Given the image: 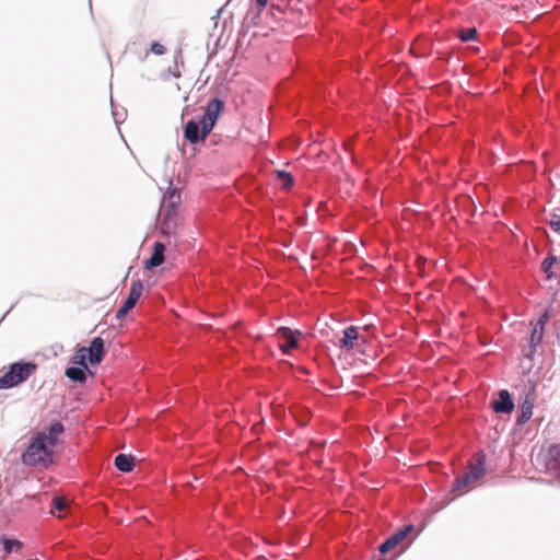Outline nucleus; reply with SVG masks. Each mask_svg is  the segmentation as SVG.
<instances>
[{"instance_id": "c85d7f7f", "label": "nucleus", "mask_w": 560, "mask_h": 560, "mask_svg": "<svg viewBox=\"0 0 560 560\" xmlns=\"http://www.w3.org/2000/svg\"><path fill=\"white\" fill-rule=\"evenodd\" d=\"M151 52L154 55L161 56L165 52V47L160 43H153L150 48Z\"/></svg>"}, {"instance_id": "c756f323", "label": "nucleus", "mask_w": 560, "mask_h": 560, "mask_svg": "<svg viewBox=\"0 0 560 560\" xmlns=\"http://www.w3.org/2000/svg\"><path fill=\"white\" fill-rule=\"evenodd\" d=\"M341 354H342V352L338 353V359H341ZM343 354H345V360L348 361L349 359L353 358L354 352L347 351V352H343Z\"/></svg>"}, {"instance_id": "ddd939ff", "label": "nucleus", "mask_w": 560, "mask_h": 560, "mask_svg": "<svg viewBox=\"0 0 560 560\" xmlns=\"http://www.w3.org/2000/svg\"><path fill=\"white\" fill-rule=\"evenodd\" d=\"M161 232L166 235L174 233L178 224V211L174 209L161 210Z\"/></svg>"}, {"instance_id": "6ab92c4d", "label": "nucleus", "mask_w": 560, "mask_h": 560, "mask_svg": "<svg viewBox=\"0 0 560 560\" xmlns=\"http://www.w3.org/2000/svg\"><path fill=\"white\" fill-rule=\"evenodd\" d=\"M63 429V424L60 421H52L47 428V433L44 432V439H47V443H52L54 447L58 443Z\"/></svg>"}, {"instance_id": "a878e982", "label": "nucleus", "mask_w": 560, "mask_h": 560, "mask_svg": "<svg viewBox=\"0 0 560 560\" xmlns=\"http://www.w3.org/2000/svg\"><path fill=\"white\" fill-rule=\"evenodd\" d=\"M77 350H104V340L101 337H95L89 347L82 346Z\"/></svg>"}, {"instance_id": "aec40b11", "label": "nucleus", "mask_w": 560, "mask_h": 560, "mask_svg": "<svg viewBox=\"0 0 560 560\" xmlns=\"http://www.w3.org/2000/svg\"><path fill=\"white\" fill-rule=\"evenodd\" d=\"M549 469L560 476V443L550 446L549 451Z\"/></svg>"}, {"instance_id": "72a5a7b5", "label": "nucleus", "mask_w": 560, "mask_h": 560, "mask_svg": "<svg viewBox=\"0 0 560 560\" xmlns=\"http://www.w3.org/2000/svg\"><path fill=\"white\" fill-rule=\"evenodd\" d=\"M371 353H372V354H370V358H373V354H375L376 352H375V351H372Z\"/></svg>"}, {"instance_id": "6e6552de", "label": "nucleus", "mask_w": 560, "mask_h": 560, "mask_svg": "<svg viewBox=\"0 0 560 560\" xmlns=\"http://www.w3.org/2000/svg\"><path fill=\"white\" fill-rule=\"evenodd\" d=\"M277 338L280 341V350H289L301 346L300 339L302 338V334L300 331H293L288 327H281L277 330Z\"/></svg>"}, {"instance_id": "0eeeda50", "label": "nucleus", "mask_w": 560, "mask_h": 560, "mask_svg": "<svg viewBox=\"0 0 560 560\" xmlns=\"http://www.w3.org/2000/svg\"><path fill=\"white\" fill-rule=\"evenodd\" d=\"M143 291V283L141 280H135L131 283V288L128 298L124 304L118 308L116 317L122 318L138 302Z\"/></svg>"}, {"instance_id": "f704fd0d", "label": "nucleus", "mask_w": 560, "mask_h": 560, "mask_svg": "<svg viewBox=\"0 0 560 560\" xmlns=\"http://www.w3.org/2000/svg\"><path fill=\"white\" fill-rule=\"evenodd\" d=\"M371 353H372V354H370V358H373V354H375L376 352H375V351H372Z\"/></svg>"}, {"instance_id": "bb28decb", "label": "nucleus", "mask_w": 560, "mask_h": 560, "mask_svg": "<svg viewBox=\"0 0 560 560\" xmlns=\"http://www.w3.org/2000/svg\"><path fill=\"white\" fill-rule=\"evenodd\" d=\"M556 257L551 256V257H547L542 264H541V269L544 270V272L547 273V277L548 278H551V273H549L551 267L555 265L556 262Z\"/></svg>"}, {"instance_id": "dca6fc26", "label": "nucleus", "mask_w": 560, "mask_h": 560, "mask_svg": "<svg viewBox=\"0 0 560 560\" xmlns=\"http://www.w3.org/2000/svg\"><path fill=\"white\" fill-rule=\"evenodd\" d=\"M22 547L23 542L21 540L8 537L7 535L0 536V551L2 550L4 555L19 552ZM0 560H3V557L0 556Z\"/></svg>"}, {"instance_id": "393cba45", "label": "nucleus", "mask_w": 560, "mask_h": 560, "mask_svg": "<svg viewBox=\"0 0 560 560\" xmlns=\"http://www.w3.org/2000/svg\"><path fill=\"white\" fill-rule=\"evenodd\" d=\"M477 36V30L475 27L462 28L458 32V37L462 42H469L475 39Z\"/></svg>"}, {"instance_id": "423d86ee", "label": "nucleus", "mask_w": 560, "mask_h": 560, "mask_svg": "<svg viewBox=\"0 0 560 560\" xmlns=\"http://www.w3.org/2000/svg\"><path fill=\"white\" fill-rule=\"evenodd\" d=\"M415 530V525L409 523L401 528L397 529L394 534L387 537L380 546L378 551L382 555H385L397 547L400 542H402L412 532Z\"/></svg>"}, {"instance_id": "cd10ccee", "label": "nucleus", "mask_w": 560, "mask_h": 560, "mask_svg": "<svg viewBox=\"0 0 560 560\" xmlns=\"http://www.w3.org/2000/svg\"><path fill=\"white\" fill-rule=\"evenodd\" d=\"M549 225L555 232L560 233V215L552 214L549 221Z\"/></svg>"}, {"instance_id": "f03ea898", "label": "nucleus", "mask_w": 560, "mask_h": 560, "mask_svg": "<svg viewBox=\"0 0 560 560\" xmlns=\"http://www.w3.org/2000/svg\"><path fill=\"white\" fill-rule=\"evenodd\" d=\"M33 361H15L9 364L7 371L0 376V389H10L26 382L37 370Z\"/></svg>"}, {"instance_id": "7c9ffc66", "label": "nucleus", "mask_w": 560, "mask_h": 560, "mask_svg": "<svg viewBox=\"0 0 560 560\" xmlns=\"http://www.w3.org/2000/svg\"><path fill=\"white\" fill-rule=\"evenodd\" d=\"M269 0H256L257 4L259 5V10L261 11L266 4L268 3Z\"/></svg>"}, {"instance_id": "4468645a", "label": "nucleus", "mask_w": 560, "mask_h": 560, "mask_svg": "<svg viewBox=\"0 0 560 560\" xmlns=\"http://www.w3.org/2000/svg\"><path fill=\"white\" fill-rule=\"evenodd\" d=\"M114 466L120 472H130L136 466V457L131 454L118 453L114 458Z\"/></svg>"}, {"instance_id": "9d476101", "label": "nucleus", "mask_w": 560, "mask_h": 560, "mask_svg": "<svg viewBox=\"0 0 560 560\" xmlns=\"http://www.w3.org/2000/svg\"><path fill=\"white\" fill-rule=\"evenodd\" d=\"M492 409L497 413H511L514 410L515 404L512 395L508 389H501L498 397L491 402Z\"/></svg>"}, {"instance_id": "20e7f679", "label": "nucleus", "mask_w": 560, "mask_h": 560, "mask_svg": "<svg viewBox=\"0 0 560 560\" xmlns=\"http://www.w3.org/2000/svg\"><path fill=\"white\" fill-rule=\"evenodd\" d=\"M94 375L95 372L84 362L83 352H74L69 359V365L65 370V376L73 383L84 384L88 376L93 377Z\"/></svg>"}, {"instance_id": "9b49d317", "label": "nucleus", "mask_w": 560, "mask_h": 560, "mask_svg": "<svg viewBox=\"0 0 560 560\" xmlns=\"http://www.w3.org/2000/svg\"><path fill=\"white\" fill-rule=\"evenodd\" d=\"M544 352H523V355L520 359V368L522 370L523 375H528L533 372L534 368L537 365V370L541 369L544 358Z\"/></svg>"}, {"instance_id": "2f4dec72", "label": "nucleus", "mask_w": 560, "mask_h": 560, "mask_svg": "<svg viewBox=\"0 0 560 560\" xmlns=\"http://www.w3.org/2000/svg\"><path fill=\"white\" fill-rule=\"evenodd\" d=\"M282 353H283V354H289V355H291L293 352L288 351V352H282Z\"/></svg>"}, {"instance_id": "2eb2a0df", "label": "nucleus", "mask_w": 560, "mask_h": 560, "mask_svg": "<svg viewBox=\"0 0 560 560\" xmlns=\"http://www.w3.org/2000/svg\"><path fill=\"white\" fill-rule=\"evenodd\" d=\"M534 400L529 397V394H527L524 401L520 406V412L516 418V424L524 425L532 418Z\"/></svg>"}, {"instance_id": "5701e85b", "label": "nucleus", "mask_w": 560, "mask_h": 560, "mask_svg": "<svg viewBox=\"0 0 560 560\" xmlns=\"http://www.w3.org/2000/svg\"><path fill=\"white\" fill-rule=\"evenodd\" d=\"M66 506H67V503L65 502V500L62 498L56 495L52 499V504H51L49 514L51 516L59 517L58 513L65 511Z\"/></svg>"}, {"instance_id": "f257e3e1", "label": "nucleus", "mask_w": 560, "mask_h": 560, "mask_svg": "<svg viewBox=\"0 0 560 560\" xmlns=\"http://www.w3.org/2000/svg\"><path fill=\"white\" fill-rule=\"evenodd\" d=\"M52 443H47L44 432L35 433L26 450L22 453L21 459L27 466L49 467L54 463Z\"/></svg>"}, {"instance_id": "a211bd4d", "label": "nucleus", "mask_w": 560, "mask_h": 560, "mask_svg": "<svg viewBox=\"0 0 560 560\" xmlns=\"http://www.w3.org/2000/svg\"><path fill=\"white\" fill-rule=\"evenodd\" d=\"M184 136L190 143H197L199 141H205L206 138L201 137V126L195 120L187 121Z\"/></svg>"}, {"instance_id": "7ed1b4c3", "label": "nucleus", "mask_w": 560, "mask_h": 560, "mask_svg": "<svg viewBox=\"0 0 560 560\" xmlns=\"http://www.w3.org/2000/svg\"><path fill=\"white\" fill-rule=\"evenodd\" d=\"M475 462L468 465V469L458 476L452 485V492L463 490L470 483L478 481L486 475L487 455L480 450L474 456Z\"/></svg>"}, {"instance_id": "4be33fe9", "label": "nucleus", "mask_w": 560, "mask_h": 560, "mask_svg": "<svg viewBox=\"0 0 560 560\" xmlns=\"http://www.w3.org/2000/svg\"><path fill=\"white\" fill-rule=\"evenodd\" d=\"M106 352H83L85 364L91 368L98 365L105 358Z\"/></svg>"}, {"instance_id": "39448f33", "label": "nucleus", "mask_w": 560, "mask_h": 560, "mask_svg": "<svg viewBox=\"0 0 560 560\" xmlns=\"http://www.w3.org/2000/svg\"><path fill=\"white\" fill-rule=\"evenodd\" d=\"M223 107L224 104L219 98H213L208 103L200 120L202 138H207V136L211 132L223 110Z\"/></svg>"}, {"instance_id": "b1692460", "label": "nucleus", "mask_w": 560, "mask_h": 560, "mask_svg": "<svg viewBox=\"0 0 560 560\" xmlns=\"http://www.w3.org/2000/svg\"><path fill=\"white\" fill-rule=\"evenodd\" d=\"M276 176L284 189L293 186V176L285 171H276Z\"/></svg>"}, {"instance_id": "f3484780", "label": "nucleus", "mask_w": 560, "mask_h": 560, "mask_svg": "<svg viewBox=\"0 0 560 560\" xmlns=\"http://www.w3.org/2000/svg\"><path fill=\"white\" fill-rule=\"evenodd\" d=\"M164 244L160 242L154 243L152 256L144 262L145 269H152L160 266L164 261Z\"/></svg>"}, {"instance_id": "c9c22d12", "label": "nucleus", "mask_w": 560, "mask_h": 560, "mask_svg": "<svg viewBox=\"0 0 560 560\" xmlns=\"http://www.w3.org/2000/svg\"><path fill=\"white\" fill-rule=\"evenodd\" d=\"M26 560H38V559H26Z\"/></svg>"}, {"instance_id": "473e14b6", "label": "nucleus", "mask_w": 560, "mask_h": 560, "mask_svg": "<svg viewBox=\"0 0 560 560\" xmlns=\"http://www.w3.org/2000/svg\"><path fill=\"white\" fill-rule=\"evenodd\" d=\"M52 355H54V357H57V355H58V352H57V351H54V352H52Z\"/></svg>"}, {"instance_id": "f8f14e48", "label": "nucleus", "mask_w": 560, "mask_h": 560, "mask_svg": "<svg viewBox=\"0 0 560 560\" xmlns=\"http://www.w3.org/2000/svg\"><path fill=\"white\" fill-rule=\"evenodd\" d=\"M549 318H550V313L548 310H546L540 315L539 319L534 324L533 330H532V336H530V347L532 348H537L540 345L542 337H544L545 327H546V324L549 320Z\"/></svg>"}, {"instance_id": "412c9836", "label": "nucleus", "mask_w": 560, "mask_h": 560, "mask_svg": "<svg viewBox=\"0 0 560 560\" xmlns=\"http://www.w3.org/2000/svg\"><path fill=\"white\" fill-rule=\"evenodd\" d=\"M180 203V195L176 191H172L163 201L161 210H177L178 205Z\"/></svg>"}, {"instance_id": "1a4fd4ad", "label": "nucleus", "mask_w": 560, "mask_h": 560, "mask_svg": "<svg viewBox=\"0 0 560 560\" xmlns=\"http://www.w3.org/2000/svg\"><path fill=\"white\" fill-rule=\"evenodd\" d=\"M362 339L363 343H366V334L360 332L357 326H350L343 330V337L340 339V346L343 348H360L362 343L359 342Z\"/></svg>"}]
</instances>
